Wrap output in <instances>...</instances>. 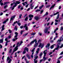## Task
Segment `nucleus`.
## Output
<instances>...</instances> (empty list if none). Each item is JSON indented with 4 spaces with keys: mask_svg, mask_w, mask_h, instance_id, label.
Listing matches in <instances>:
<instances>
[{
    "mask_svg": "<svg viewBox=\"0 0 63 63\" xmlns=\"http://www.w3.org/2000/svg\"><path fill=\"white\" fill-rule=\"evenodd\" d=\"M63 36V35H62V36H61L60 38V40L59 39L57 41V42L58 43L59 42V43H58V44H57V47L58 46H59V47H60V46H59V45H60L61 44V42H62V41H63V38H62ZM62 38V39H61Z\"/></svg>",
    "mask_w": 63,
    "mask_h": 63,
    "instance_id": "obj_1",
    "label": "nucleus"
},
{
    "mask_svg": "<svg viewBox=\"0 0 63 63\" xmlns=\"http://www.w3.org/2000/svg\"><path fill=\"white\" fill-rule=\"evenodd\" d=\"M47 50H44L43 52V53L44 54V56L43 57V58L44 61H45V60H46L47 59V58H46L45 57V56H46V54H47Z\"/></svg>",
    "mask_w": 63,
    "mask_h": 63,
    "instance_id": "obj_2",
    "label": "nucleus"
},
{
    "mask_svg": "<svg viewBox=\"0 0 63 63\" xmlns=\"http://www.w3.org/2000/svg\"><path fill=\"white\" fill-rule=\"evenodd\" d=\"M35 42V43H37V39H35L34 40H33V41H32L30 43V44L31 45L32 44Z\"/></svg>",
    "mask_w": 63,
    "mask_h": 63,
    "instance_id": "obj_3",
    "label": "nucleus"
},
{
    "mask_svg": "<svg viewBox=\"0 0 63 63\" xmlns=\"http://www.w3.org/2000/svg\"><path fill=\"white\" fill-rule=\"evenodd\" d=\"M15 34L16 35L14 37V38H15V39L16 40L18 39V38L16 37H17V35H18V33H17V32H15Z\"/></svg>",
    "mask_w": 63,
    "mask_h": 63,
    "instance_id": "obj_4",
    "label": "nucleus"
},
{
    "mask_svg": "<svg viewBox=\"0 0 63 63\" xmlns=\"http://www.w3.org/2000/svg\"><path fill=\"white\" fill-rule=\"evenodd\" d=\"M48 28L49 29L50 28V27H48V28H47L45 29L44 31V32L45 33H47V32L48 31Z\"/></svg>",
    "mask_w": 63,
    "mask_h": 63,
    "instance_id": "obj_5",
    "label": "nucleus"
},
{
    "mask_svg": "<svg viewBox=\"0 0 63 63\" xmlns=\"http://www.w3.org/2000/svg\"><path fill=\"white\" fill-rule=\"evenodd\" d=\"M41 46L44 47V44H43L42 45V43H40L39 45L38 46L39 47H40Z\"/></svg>",
    "mask_w": 63,
    "mask_h": 63,
    "instance_id": "obj_6",
    "label": "nucleus"
},
{
    "mask_svg": "<svg viewBox=\"0 0 63 63\" xmlns=\"http://www.w3.org/2000/svg\"><path fill=\"white\" fill-rule=\"evenodd\" d=\"M40 18V17L38 16H35L34 17V19L36 20H38Z\"/></svg>",
    "mask_w": 63,
    "mask_h": 63,
    "instance_id": "obj_7",
    "label": "nucleus"
},
{
    "mask_svg": "<svg viewBox=\"0 0 63 63\" xmlns=\"http://www.w3.org/2000/svg\"><path fill=\"white\" fill-rule=\"evenodd\" d=\"M24 28H25V30H28V27L27 26V24H25V25L24 26Z\"/></svg>",
    "mask_w": 63,
    "mask_h": 63,
    "instance_id": "obj_8",
    "label": "nucleus"
},
{
    "mask_svg": "<svg viewBox=\"0 0 63 63\" xmlns=\"http://www.w3.org/2000/svg\"><path fill=\"white\" fill-rule=\"evenodd\" d=\"M24 51L26 50L28 52V51H29V49H28V48H27V47H25L24 48Z\"/></svg>",
    "mask_w": 63,
    "mask_h": 63,
    "instance_id": "obj_9",
    "label": "nucleus"
},
{
    "mask_svg": "<svg viewBox=\"0 0 63 63\" xmlns=\"http://www.w3.org/2000/svg\"><path fill=\"white\" fill-rule=\"evenodd\" d=\"M15 16H13L10 19V21H11L12 20H14V18H15Z\"/></svg>",
    "mask_w": 63,
    "mask_h": 63,
    "instance_id": "obj_10",
    "label": "nucleus"
},
{
    "mask_svg": "<svg viewBox=\"0 0 63 63\" xmlns=\"http://www.w3.org/2000/svg\"><path fill=\"white\" fill-rule=\"evenodd\" d=\"M15 2H16V1H14L13 3V4H15V5L13 6L14 7H16L17 5V3H16V2L15 3Z\"/></svg>",
    "mask_w": 63,
    "mask_h": 63,
    "instance_id": "obj_11",
    "label": "nucleus"
},
{
    "mask_svg": "<svg viewBox=\"0 0 63 63\" xmlns=\"http://www.w3.org/2000/svg\"><path fill=\"white\" fill-rule=\"evenodd\" d=\"M55 5H56L55 4H53V5H52L50 7V8L49 9V10H51V9L52 8H53L55 6Z\"/></svg>",
    "mask_w": 63,
    "mask_h": 63,
    "instance_id": "obj_12",
    "label": "nucleus"
},
{
    "mask_svg": "<svg viewBox=\"0 0 63 63\" xmlns=\"http://www.w3.org/2000/svg\"><path fill=\"white\" fill-rule=\"evenodd\" d=\"M58 48H59V46H58L55 49L53 50L52 51L53 52H54L55 51V50H58Z\"/></svg>",
    "mask_w": 63,
    "mask_h": 63,
    "instance_id": "obj_13",
    "label": "nucleus"
},
{
    "mask_svg": "<svg viewBox=\"0 0 63 63\" xmlns=\"http://www.w3.org/2000/svg\"><path fill=\"white\" fill-rule=\"evenodd\" d=\"M38 43H35V44L34 46V47H37V46L38 45Z\"/></svg>",
    "mask_w": 63,
    "mask_h": 63,
    "instance_id": "obj_14",
    "label": "nucleus"
},
{
    "mask_svg": "<svg viewBox=\"0 0 63 63\" xmlns=\"http://www.w3.org/2000/svg\"><path fill=\"white\" fill-rule=\"evenodd\" d=\"M10 3V2H4L3 4V5H7V4H8L9 3Z\"/></svg>",
    "mask_w": 63,
    "mask_h": 63,
    "instance_id": "obj_15",
    "label": "nucleus"
},
{
    "mask_svg": "<svg viewBox=\"0 0 63 63\" xmlns=\"http://www.w3.org/2000/svg\"><path fill=\"white\" fill-rule=\"evenodd\" d=\"M29 16L30 18H31V17H33V15H29Z\"/></svg>",
    "mask_w": 63,
    "mask_h": 63,
    "instance_id": "obj_16",
    "label": "nucleus"
},
{
    "mask_svg": "<svg viewBox=\"0 0 63 63\" xmlns=\"http://www.w3.org/2000/svg\"><path fill=\"white\" fill-rule=\"evenodd\" d=\"M49 46H50V44L48 43L47 44V45H46V48H47V47H49Z\"/></svg>",
    "mask_w": 63,
    "mask_h": 63,
    "instance_id": "obj_17",
    "label": "nucleus"
},
{
    "mask_svg": "<svg viewBox=\"0 0 63 63\" xmlns=\"http://www.w3.org/2000/svg\"><path fill=\"white\" fill-rule=\"evenodd\" d=\"M26 56H27V57L29 59H30V56H29V54H27L26 55Z\"/></svg>",
    "mask_w": 63,
    "mask_h": 63,
    "instance_id": "obj_18",
    "label": "nucleus"
},
{
    "mask_svg": "<svg viewBox=\"0 0 63 63\" xmlns=\"http://www.w3.org/2000/svg\"><path fill=\"white\" fill-rule=\"evenodd\" d=\"M59 12H57L56 13L54 14H53V16H55V15H57V14H59Z\"/></svg>",
    "mask_w": 63,
    "mask_h": 63,
    "instance_id": "obj_19",
    "label": "nucleus"
},
{
    "mask_svg": "<svg viewBox=\"0 0 63 63\" xmlns=\"http://www.w3.org/2000/svg\"><path fill=\"white\" fill-rule=\"evenodd\" d=\"M14 30H15L16 31H17V28L16 27V26H15V28L14 29Z\"/></svg>",
    "mask_w": 63,
    "mask_h": 63,
    "instance_id": "obj_20",
    "label": "nucleus"
},
{
    "mask_svg": "<svg viewBox=\"0 0 63 63\" xmlns=\"http://www.w3.org/2000/svg\"><path fill=\"white\" fill-rule=\"evenodd\" d=\"M43 55V53L42 52H41L39 55V56L41 57V58H42L41 56H42Z\"/></svg>",
    "mask_w": 63,
    "mask_h": 63,
    "instance_id": "obj_21",
    "label": "nucleus"
},
{
    "mask_svg": "<svg viewBox=\"0 0 63 63\" xmlns=\"http://www.w3.org/2000/svg\"><path fill=\"white\" fill-rule=\"evenodd\" d=\"M17 50V49H16V48H15V49H14L13 51V53H14V52H15V51H16V50Z\"/></svg>",
    "mask_w": 63,
    "mask_h": 63,
    "instance_id": "obj_22",
    "label": "nucleus"
},
{
    "mask_svg": "<svg viewBox=\"0 0 63 63\" xmlns=\"http://www.w3.org/2000/svg\"><path fill=\"white\" fill-rule=\"evenodd\" d=\"M16 23H17V21H16V22H14V24H12V25H13V26H15V24H16Z\"/></svg>",
    "mask_w": 63,
    "mask_h": 63,
    "instance_id": "obj_23",
    "label": "nucleus"
},
{
    "mask_svg": "<svg viewBox=\"0 0 63 63\" xmlns=\"http://www.w3.org/2000/svg\"><path fill=\"white\" fill-rule=\"evenodd\" d=\"M59 17V14H58L57 15L56 19H58Z\"/></svg>",
    "mask_w": 63,
    "mask_h": 63,
    "instance_id": "obj_24",
    "label": "nucleus"
},
{
    "mask_svg": "<svg viewBox=\"0 0 63 63\" xmlns=\"http://www.w3.org/2000/svg\"><path fill=\"white\" fill-rule=\"evenodd\" d=\"M24 32V30H21L20 32L21 35H22L23 34V32Z\"/></svg>",
    "mask_w": 63,
    "mask_h": 63,
    "instance_id": "obj_25",
    "label": "nucleus"
},
{
    "mask_svg": "<svg viewBox=\"0 0 63 63\" xmlns=\"http://www.w3.org/2000/svg\"><path fill=\"white\" fill-rule=\"evenodd\" d=\"M15 2H16L17 4H19L21 3L20 2H19L18 1H16Z\"/></svg>",
    "mask_w": 63,
    "mask_h": 63,
    "instance_id": "obj_26",
    "label": "nucleus"
},
{
    "mask_svg": "<svg viewBox=\"0 0 63 63\" xmlns=\"http://www.w3.org/2000/svg\"><path fill=\"white\" fill-rule=\"evenodd\" d=\"M54 48V46H53V45H52L50 47V48H51V49H52L53 48Z\"/></svg>",
    "mask_w": 63,
    "mask_h": 63,
    "instance_id": "obj_27",
    "label": "nucleus"
},
{
    "mask_svg": "<svg viewBox=\"0 0 63 63\" xmlns=\"http://www.w3.org/2000/svg\"><path fill=\"white\" fill-rule=\"evenodd\" d=\"M48 15V13L47 12L46 13V14L44 15V16H47V15Z\"/></svg>",
    "mask_w": 63,
    "mask_h": 63,
    "instance_id": "obj_28",
    "label": "nucleus"
},
{
    "mask_svg": "<svg viewBox=\"0 0 63 63\" xmlns=\"http://www.w3.org/2000/svg\"><path fill=\"white\" fill-rule=\"evenodd\" d=\"M12 49H10V50L9 51V53H11L12 52Z\"/></svg>",
    "mask_w": 63,
    "mask_h": 63,
    "instance_id": "obj_29",
    "label": "nucleus"
},
{
    "mask_svg": "<svg viewBox=\"0 0 63 63\" xmlns=\"http://www.w3.org/2000/svg\"><path fill=\"white\" fill-rule=\"evenodd\" d=\"M28 16H27L25 19V21H27V20H28Z\"/></svg>",
    "mask_w": 63,
    "mask_h": 63,
    "instance_id": "obj_30",
    "label": "nucleus"
},
{
    "mask_svg": "<svg viewBox=\"0 0 63 63\" xmlns=\"http://www.w3.org/2000/svg\"><path fill=\"white\" fill-rule=\"evenodd\" d=\"M11 61H12V59H10L8 62V63H11Z\"/></svg>",
    "mask_w": 63,
    "mask_h": 63,
    "instance_id": "obj_31",
    "label": "nucleus"
},
{
    "mask_svg": "<svg viewBox=\"0 0 63 63\" xmlns=\"http://www.w3.org/2000/svg\"><path fill=\"white\" fill-rule=\"evenodd\" d=\"M22 16V14H20L19 15V18H21V16Z\"/></svg>",
    "mask_w": 63,
    "mask_h": 63,
    "instance_id": "obj_32",
    "label": "nucleus"
},
{
    "mask_svg": "<svg viewBox=\"0 0 63 63\" xmlns=\"http://www.w3.org/2000/svg\"><path fill=\"white\" fill-rule=\"evenodd\" d=\"M32 35H35L36 34L35 32H34L33 33H32L31 34Z\"/></svg>",
    "mask_w": 63,
    "mask_h": 63,
    "instance_id": "obj_33",
    "label": "nucleus"
},
{
    "mask_svg": "<svg viewBox=\"0 0 63 63\" xmlns=\"http://www.w3.org/2000/svg\"><path fill=\"white\" fill-rule=\"evenodd\" d=\"M28 34V33H26L23 35V36H24V37L25 36H26Z\"/></svg>",
    "mask_w": 63,
    "mask_h": 63,
    "instance_id": "obj_34",
    "label": "nucleus"
},
{
    "mask_svg": "<svg viewBox=\"0 0 63 63\" xmlns=\"http://www.w3.org/2000/svg\"><path fill=\"white\" fill-rule=\"evenodd\" d=\"M0 42H1V43H3V40L2 39H0Z\"/></svg>",
    "mask_w": 63,
    "mask_h": 63,
    "instance_id": "obj_35",
    "label": "nucleus"
},
{
    "mask_svg": "<svg viewBox=\"0 0 63 63\" xmlns=\"http://www.w3.org/2000/svg\"><path fill=\"white\" fill-rule=\"evenodd\" d=\"M41 10L40 9H37L36 10L35 12H39Z\"/></svg>",
    "mask_w": 63,
    "mask_h": 63,
    "instance_id": "obj_36",
    "label": "nucleus"
},
{
    "mask_svg": "<svg viewBox=\"0 0 63 63\" xmlns=\"http://www.w3.org/2000/svg\"><path fill=\"white\" fill-rule=\"evenodd\" d=\"M18 45H17V46H16V47H15V48H16L17 49H18Z\"/></svg>",
    "mask_w": 63,
    "mask_h": 63,
    "instance_id": "obj_37",
    "label": "nucleus"
},
{
    "mask_svg": "<svg viewBox=\"0 0 63 63\" xmlns=\"http://www.w3.org/2000/svg\"><path fill=\"white\" fill-rule=\"evenodd\" d=\"M18 45H17V46H16V47H15V48H16L17 49H18Z\"/></svg>",
    "mask_w": 63,
    "mask_h": 63,
    "instance_id": "obj_38",
    "label": "nucleus"
},
{
    "mask_svg": "<svg viewBox=\"0 0 63 63\" xmlns=\"http://www.w3.org/2000/svg\"><path fill=\"white\" fill-rule=\"evenodd\" d=\"M8 31L9 32V33H12V31H11V30H8Z\"/></svg>",
    "mask_w": 63,
    "mask_h": 63,
    "instance_id": "obj_39",
    "label": "nucleus"
},
{
    "mask_svg": "<svg viewBox=\"0 0 63 63\" xmlns=\"http://www.w3.org/2000/svg\"><path fill=\"white\" fill-rule=\"evenodd\" d=\"M34 5H33L32 6H31V9H33V8H34Z\"/></svg>",
    "mask_w": 63,
    "mask_h": 63,
    "instance_id": "obj_40",
    "label": "nucleus"
},
{
    "mask_svg": "<svg viewBox=\"0 0 63 63\" xmlns=\"http://www.w3.org/2000/svg\"><path fill=\"white\" fill-rule=\"evenodd\" d=\"M8 5H5L4 7V9H6V8H7V7H8Z\"/></svg>",
    "mask_w": 63,
    "mask_h": 63,
    "instance_id": "obj_41",
    "label": "nucleus"
},
{
    "mask_svg": "<svg viewBox=\"0 0 63 63\" xmlns=\"http://www.w3.org/2000/svg\"><path fill=\"white\" fill-rule=\"evenodd\" d=\"M21 7V6L19 5L18 6V9H20V8Z\"/></svg>",
    "mask_w": 63,
    "mask_h": 63,
    "instance_id": "obj_42",
    "label": "nucleus"
},
{
    "mask_svg": "<svg viewBox=\"0 0 63 63\" xmlns=\"http://www.w3.org/2000/svg\"><path fill=\"white\" fill-rule=\"evenodd\" d=\"M17 24L19 26H20V25H21V23H17Z\"/></svg>",
    "mask_w": 63,
    "mask_h": 63,
    "instance_id": "obj_43",
    "label": "nucleus"
},
{
    "mask_svg": "<svg viewBox=\"0 0 63 63\" xmlns=\"http://www.w3.org/2000/svg\"><path fill=\"white\" fill-rule=\"evenodd\" d=\"M10 58H9V57H8L7 58V61H8L9 60V59H10Z\"/></svg>",
    "mask_w": 63,
    "mask_h": 63,
    "instance_id": "obj_44",
    "label": "nucleus"
},
{
    "mask_svg": "<svg viewBox=\"0 0 63 63\" xmlns=\"http://www.w3.org/2000/svg\"><path fill=\"white\" fill-rule=\"evenodd\" d=\"M0 5L1 6H3V5H4V4H3V3L1 2L0 3Z\"/></svg>",
    "mask_w": 63,
    "mask_h": 63,
    "instance_id": "obj_45",
    "label": "nucleus"
},
{
    "mask_svg": "<svg viewBox=\"0 0 63 63\" xmlns=\"http://www.w3.org/2000/svg\"><path fill=\"white\" fill-rule=\"evenodd\" d=\"M63 47V44L60 47L61 48H62V47Z\"/></svg>",
    "mask_w": 63,
    "mask_h": 63,
    "instance_id": "obj_46",
    "label": "nucleus"
},
{
    "mask_svg": "<svg viewBox=\"0 0 63 63\" xmlns=\"http://www.w3.org/2000/svg\"><path fill=\"white\" fill-rule=\"evenodd\" d=\"M38 7H39V6L38 5H37V6H36L34 8V10L36 9H37V8Z\"/></svg>",
    "mask_w": 63,
    "mask_h": 63,
    "instance_id": "obj_47",
    "label": "nucleus"
},
{
    "mask_svg": "<svg viewBox=\"0 0 63 63\" xmlns=\"http://www.w3.org/2000/svg\"><path fill=\"white\" fill-rule=\"evenodd\" d=\"M57 63H60V61L59 60H58Z\"/></svg>",
    "mask_w": 63,
    "mask_h": 63,
    "instance_id": "obj_48",
    "label": "nucleus"
},
{
    "mask_svg": "<svg viewBox=\"0 0 63 63\" xmlns=\"http://www.w3.org/2000/svg\"><path fill=\"white\" fill-rule=\"evenodd\" d=\"M50 5H47L46 6V8H49V7H50Z\"/></svg>",
    "mask_w": 63,
    "mask_h": 63,
    "instance_id": "obj_49",
    "label": "nucleus"
},
{
    "mask_svg": "<svg viewBox=\"0 0 63 63\" xmlns=\"http://www.w3.org/2000/svg\"><path fill=\"white\" fill-rule=\"evenodd\" d=\"M43 12H44V10H41V11L40 13L42 14V13H43Z\"/></svg>",
    "mask_w": 63,
    "mask_h": 63,
    "instance_id": "obj_50",
    "label": "nucleus"
},
{
    "mask_svg": "<svg viewBox=\"0 0 63 63\" xmlns=\"http://www.w3.org/2000/svg\"><path fill=\"white\" fill-rule=\"evenodd\" d=\"M6 22H7L6 21V20H4V22H3V24L6 23Z\"/></svg>",
    "mask_w": 63,
    "mask_h": 63,
    "instance_id": "obj_51",
    "label": "nucleus"
},
{
    "mask_svg": "<svg viewBox=\"0 0 63 63\" xmlns=\"http://www.w3.org/2000/svg\"><path fill=\"white\" fill-rule=\"evenodd\" d=\"M2 28V29L1 30V31H3V30H5V28Z\"/></svg>",
    "mask_w": 63,
    "mask_h": 63,
    "instance_id": "obj_52",
    "label": "nucleus"
},
{
    "mask_svg": "<svg viewBox=\"0 0 63 63\" xmlns=\"http://www.w3.org/2000/svg\"><path fill=\"white\" fill-rule=\"evenodd\" d=\"M34 63H37L38 62V61L37 60H36V61H34Z\"/></svg>",
    "mask_w": 63,
    "mask_h": 63,
    "instance_id": "obj_53",
    "label": "nucleus"
},
{
    "mask_svg": "<svg viewBox=\"0 0 63 63\" xmlns=\"http://www.w3.org/2000/svg\"><path fill=\"white\" fill-rule=\"evenodd\" d=\"M38 34L40 36H42V34L41 33H40V32H39Z\"/></svg>",
    "mask_w": 63,
    "mask_h": 63,
    "instance_id": "obj_54",
    "label": "nucleus"
},
{
    "mask_svg": "<svg viewBox=\"0 0 63 63\" xmlns=\"http://www.w3.org/2000/svg\"><path fill=\"white\" fill-rule=\"evenodd\" d=\"M3 15V13L2 12H1L0 14V16H2Z\"/></svg>",
    "mask_w": 63,
    "mask_h": 63,
    "instance_id": "obj_55",
    "label": "nucleus"
},
{
    "mask_svg": "<svg viewBox=\"0 0 63 63\" xmlns=\"http://www.w3.org/2000/svg\"><path fill=\"white\" fill-rule=\"evenodd\" d=\"M62 56H61L59 58H58V59H61V58H62Z\"/></svg>",
    "mask_w": 63,
    "mask_h": 63,
    "instance_id": "obj_56",
    "label": "nucleus"
},
{
    "mask_svg": "<svg viewBox=\"0 0 63 63\" xmlns=\"http://www.w3.org/2000/svg\"><path fill=\"white\" fill-rule=\"evenodd\" d=\"M7 45H8V43L6 42V43H5V46H7Z\"/></svg>",
    "mask_w": 63,
    "mask_h": 63,
    "instance_id": "obj_57",
    "label": "nucleus"
},
{
    "mask_svg": "<svg viewBox=\"0 0 63 63\" xmlns=\"http://www.w3.org/2000/svg\"><path fill=\"white\" fill-rule=\"evenodd\" d=\"M23 27H24V26H22L20 27V28H21V29H22V28H23Z\"/></svg>",
    "mask_w": 63,
    "mask_h": 63,
    "instance_id": "obj_58",
    "label": "nucleus"
},
{
    "mask_svg": "<svg viewBox=\"0 0 63 63\" xmlns=\"http://www.w3.org/2000/svg\"><path fill=\"white\" fill-rule=\"evenodd\" d=\"M29 5V4H27L25 7L26 8H27L28 7V6Z\"/></svg>",
    "mask_w": 63,
    "mask_h": 63,
    "instance_id": "obj_59",
    "label": "nucleus"
},
{
    "mask_svg": "<svg viewBox=\"0 0 63 63\" xmlns=\"http://www.w3.org/2000/svg\"><path fill=\"white\" fill-rule=\"evenodd\" d=\"M63 30V27H62L60 29V30L61 31V30Z\"/></svg>",
    "mask_w": 63,
    "mask_h": 63,
    "instance_id": "obj_60",
    "label": "nucleus"
},
{
    "mask_svg": "<svg viewBox=\"0 0 63 63\" xmlns=\"http://www.w3.org/2000/svg\"><path fill=\"white\" fill-rule=\"evenodd\" d=\"M52 53H53L52 52H51L49 54V55H51V54H52Z\"/></svg>",
    "mask_w": 63,
    "mask_h": 63,
    "instance_id": "obj_61",
    "label": "nucleus"
},
{
    "mask_svg": "<svg viewBox=\"0 0 63 63\" xmlns=\"http://www.w3.org/2000/svg\"><path fill=\"white\" fill-rule=\"evenodd\" d=\"M38 58V56H36L35 57V58L36 59H37Z\"/></svg>",
    "mask_w": 63,
    "mask_h": 63,
    "instance_id": "obj_62",
    "label": "nucleus"
},
{
    "mask_svg": "<svg viewBox=\"0 0 63 63\" xmlns=\"http://www.w3.org/2000/svg\"><path fill=\"white\" fill-rule=\"evenodd\" d=\"M5 27V25L4 24L2 26V27L1 28H4Z\"/></svg>",
    "mask_w": 63,
    "mask_h": 63,
    "instance_id": "obj_63",
    "label": "nucleus"
},
{
    "mask_svg": "<svg viewBox=\"0 0 63 63\" xmlns=\"http://www.w3.org/2000/svg\"><path fill=\"white\" fill-rule=\"evenodd\" d=\"M63 54V51L61 53H60V54L61 55H62V54Z\"/></svg>",
    "mask_w": 63,
    "mask_h": 63,
    "instance_id": "obj_64",
    "label": "nucleus"
}]
</instances>
